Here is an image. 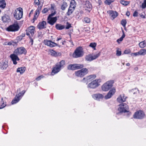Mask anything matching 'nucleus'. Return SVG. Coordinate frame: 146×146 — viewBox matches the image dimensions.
I'll list each match as a JSON object with an SVG mask.
<instances>
[{"mask_svg":"<svg viewBox=\"0 0 146 146\" xmlns=\"http://www.w3.org/2000/svg\"><path fill=\"white\" fill-rule=\"evenodd\" d=\"M97 44L95 42L91 43L90 44V46L93 48L94 50H96V46Z\"/></svg>","mask_w":146,"mask_h":146,"instance_id":"4c0bfd02","label":"nucleus"},{"mask_svg":"<svg viewBox=\"0 0 146 146\" xmlns=\"http://www.w3.org/2000/svg\"><path fill=\"white\" fill-rule=\"evenodd\" d=\"M6 3L5 0H0V7L2 9H4L6 7Z\"/></svg>","mask_w":146,"mask_h":146,"instance_id":"c85d7f7f","label":"nucleus"},{"mask_svg":"<svg viewBox=\"0 0 146 146\" xmlns=\"http://www.w3.org/2000/svg\"><path fill=\"white\" fill-rule=\"evenodd\" d=\"M133 54L135 56H136L137 55H140L139 52H138L133 53Z\"/></svg>","mask_w":146,"mask_h":146,"instance_id":"052dcab7","label":"nucleus"},{"mask_svg":"<svg viewBox=\"0 0 146 146\" xmlns=\"http://www.w3.org/2000/svg\"><path fill=\"white\" fill-rule=\"evenodd\" d=\"M138 91V90L136 88L131 90L130 91V92L133 93L134 94L137 93Z\"/></svg>","mask_w":146,"mask_h":146,"instance_id":"79ce46f5","label":"nucleus"},{"mask_svg":"<svg viewBox=\"0 0 146 146\" xmlns=\"http://www.w3.org/2000/svg\"><path fill=\"white\" fill-rule=\"evenodd\" d=\"M26 91L23 90L21 92H20L19 94H17L15 97L14 99L12 101L11 103L13 104L19 102L21 99V96H23L25 92Z\"/></svg>","mask_w":146,"mask_h":146,"instance_id":"6e6552de","label":"nucleus"},{"mask_svg":"<svg viewBox=\"0 0 146 146\" xmlns=\"http://www.w3.org/2000/svg\"><path fill=\"white\" fill-rule=\"evenodd\" d=\"M101 80L100 79L95 80L90 83L88 84V86L91 88H95L100 85L99 83L101 82Z\"/></svg>","mask_w":146,"mask_h":146,"instance_id":"0eeeda50","label":"nucleus"},{"mask_svg":"<svg viewBox=\"0 0 146 146\" xmlns=\"http://www.w3.org/2000/svg\"><path fill=\"white\" fill-rule=\"evenodd\" d=\"M146 7V0H144L142 4V7L143 9L145 8Z\"/></svg>","mask_w":146,"mask_h":146,"instance_id":"a18cd8bd","label":"nucleus"},{"mask_svg":"<svg viewBox=\"0 0 146 146\" xmlns=\"http://www.w3.org/2000/svg\"><path fill=\"white\" fill-rule=\"evenodd\" d=\"M23 9L21 7L16 9L13 13L14 17L17 20H20L23 17Z\"/></svg>","mask_w":146,"mask_h":146,"instance_id":"f03ea898","label":"nucleus"},{"mask_svg":"<svg viewBox=\"0 0 146 146\" xmlns=\"http://www.w3.org/2000/svg\"><path fill=\"white\" fill-rule=\"evenodd\" d=\"M100 55V52H99L98 54H96L94 56H92V58L93 60H95L98 58Z\"/></svg>","mask_w":146,"mask_h":146,"instance_id":"a19ab883","label":"nucleus"},{"mask_svg":"<svg viewBox=\"0 0 146 146\" xmlns=\"http://www.w3.org/2000/svg\"><path fill=\"white\" fill-rule=\"evenodd\" d=\"M49 54L51 56H58L60 55V53L58 52H56L53 50H49Z\"/></svg>","mask_w":146,"mask_h":146,"instance_id":"393cba45","label":"nucleus"},{"mask_svg":"<svg viewBox=\"0 0 146 146\" xmlns=\"http://www.w3.org/2000/svg\"><path fill=\"white\" fill-rule=\"evenodd\" d=\"M130 50L129 49L125 50L124 51V53L125 54H128L130 53Z\"/></svg>","mask_w":146,"mask_h":146,"instance_id":"6e6d98bb","label":"nucleus"},{"mask_svg":"<svg viewBox=\"0 0 146 146\" xmlns=\"http://www.w3.org/2000/svg\"><path fill=\"white\" fill-rule=\"evenodd\" d=\"M88 72V69L86 68H84L75 72V74L76 76L78 77H82L86 74Z\"/></svg>","mask_w":146,"mask_h":146,"instance_id":"423d86ee","label":"nucleus"},{"mask_svg":"<svg viewBox=\"0 0 146 146\" xmlns=\"http://www.w3.org/2000/svg\"><path fill=\"white\" fill-rule=\"evenodd\" d=\"M20 27L17 22L14 23L6 28V30L9 32H16L19 30Z\"/></svg>","mask_w":146,"mask_h":146,"instance_id":"7ed1b4c3","label":"nucleus"},{"mask_svg":"<svg viewBox=\"0 0 146 146\" xmlns=\"http://www.w3.org/2000/svg\"><path fill=\"white\" fill-rule=\"evenodd\" d=\"M126 65L127 66H129L130 65V64L129 63H128L126 64Z\"/></svg>","mask_w":146,"mask_h":146,"instance_id":"338daca9","label":"nucleus"},{"mask_svg":"<svg viewBox=\"0 0 146 146\" xmlns=\"http://www.w3.org/2000/svg\"><path fill=\"white\" fill-rule=\"evenodd\" d=\"M126 97L124 94L120 95L117 98V101L119 103H122L126 101Z\"/></svg>","mask_w":146,"mask_h":146,"instance_id":"412c9836","label":"nucleus"},{"mask_svg":"<svg viewBox=\"0 0 146 146\" xmlns=\"http://www.w3.org/2000/svg\"><path fill=\"white\" fill-rule=\"evenodd\" d=\"M26 35L30 36L31 34L32 36H33L35 33V28L34 27L30 26L26 30Z\"/></svg>","mask_w":146,"mask_h":146,"instance_id":"f8f14e48","label":"nucleus"},{"mask_svg":"<svg viewBox=\"0 0 146 146\" xmlns=\"http://www.w3.org/2000/svg\"><path fill=\"white\" fill-rule=\"evenodd\" d=\"M115 92V89L112 88L109 91L108 94L105 96V98L106 99H107L110 98L114 94Z\"/></svg>","mask_w":146,"mask_h":146,"instance_id":"6ab92c4d","label":"nucleus"},{"mask_svg":"<svg viewBox=\"0 0 146 146\" xmlns=\"http://www.w3.org/2000/svg\"><path fill=\"white\" fill-rule=\"evenodd\" d=\"M84 21L87 23H89L90 22V19L88 17H86L84 19Z\"/></svg>","mask_w":146,"mask_h":146,"instance_id":"c03bdc74","label":"nucleus"},{"mask_svg":"<svg viewBox=\"0 0 146 146\" xmlns=\"http://www.w3.org/2000/svg\"><path fill=\"white\" fill-rule=\"evenodd\" d=\"M48 11V9L46 8H44L42 11V13H45Z\"/></svg>","mask_w":146,"mask_h":146,"instance_id":"603ef678","label":"nucleus"},{"mask_svg":"<svg viewBox=\"0 0 146 146\" xmlns=\"http://www.w3.org/2000/svg\"><path fill=\"white\" fill-rule=\"evenodd\" d=\"M138 13L136 11H135L133 14V16L134 17H137L138 16Z\"/></svg>","mask_w":146,"mask_h":146,"instance_id":"13d9d810","label":"nucleus"},{"mask_svg":"<svg viewBox=\"0 0 146 146\" xmlns=\"http://www.w3.org/2000/svg\"><path fill=\"white\" fill-rule=\"evenodd\" d=\"M145 14L144 12H142L139 14L140 17L143 19H144L145 18Z\"/></svg>","mask_w":146,"mask_h":146,"instance_id":"49530a36","label":"nucleus"},{"mask_svg":"<svg viewBox=\"0 0 146 146\" xmlns=\"http://www.w3.org/2000/svg\"><path fill=\"white\" fill-rule=\"evenodd\" d=\"M126 15L127 16H129L130 15L129 12L128 11L126 13Z\"/></svg>","mask_w":146,"mask_h":146,"instance_id":"680f3d73","label":"nucleus"},{"mask_svg":"<svg viewBox=\"0 0 146 146\" xmlns=\"http://www.w3.org/2000/svg\"><path fill=\"white\" fill-rule=\"evenodd\" d=\"M43 76L42 75H41L39 76L37 78H36V80L37 81H38L40 80L41 78H43Z\"/></svg>","mask_w":146,"mask_h":146,"instance_id":"5fc2aeb1","label":"nucleus"},{"mask_svg":"<svg viewBox=\"0 0 146 146\" xmlns=\"http://www.w3.org/2000/svg\"><path fill=\"white\" fill-rule=\"evenodd\" d=\"M84 8L85 9L90 12L92 8V5L91 3L89 1H86L85 2Z\"/></svg>","mask_w":146,"mask_h":146,"instance_id":"4468645a","label":"nucleus"},{"mask_svg":"<svg viewBox=\"0 0 146 146\" xmlns=\"http://www.w3.org/2000/svg\"><path fill=\"white\" fill-rule=\"evenodd\" d=\"M34 4L35 5H38L40 4L39 0H35Z\"/></svg>","mask_w":146,"mask_h":146,"instance_id":"864d4df0","label":"nucleus"},{"mask_svg":"<svg viewBox=\"0 0 146 146\" xmlns=\"http://www.w3.org/2000/svg\"><path fill=\"white\" fill-rule=\"evenodd\" d=\"M84 55L83 49L81 47L77 48L75 50L73 55L74 57L77 58L82 56Z\"/></svg>","mask_w":146,"mask_h":146,"instance_id":"20e7f679","label":"nucleus"},{"mask_svg":"<svg viewBox=\"0 0 146 146\" xmlns=\"http://www.w3.org/2000/svg\"><path fill=\"white\" fill-rule=\"evenodd\" d=\"M114 1V0H106L105 1V3L106 5H109Z\"/></svg>","mask_w":146,"mask_h":146,"instance_id":"e433bc0d","label":"nucleus"},{"mask_svg":"<svg viewBox=\"0 0 146 146\" xmlns=\"http://www.w3.org/2000/svg\"><path fill=\"white\" fill-rule=\"evenodd\" d=\"M65 63L64 60H62L60 62L57 63L55 65V66L53 68L52 72V75H54L57 73L64 67Z\"/></svg>","mask_w":146,"mask_h":146,"instance_id":"f257e3e1","label":"nucleus"},{"mask_svg":"<svg viewBox=\"0 0 146 146\" xmlns=\"http://www.w3.org/2000/svg\"><path fill=\"white\" fill-rule=\"evenodd\" d=\"M8 66V62L6 60H3L0 62V69L2 70H6Z\"/></svg>","mask_w":146,"mask_h":146,"instance_id":"ddd939ff","label":"nucleus"},{"mask_svg":"<svg viewBox=\"0 0 146 146\" xmlns=\"http://www.w3.org/2000/svg\"><path fill=\"white\" fill-rule=\"evenodd\" d=\"M145 114L143 111L141 110L138 111L134 113L133 117L134 118L141 119L145 117Z\"/></svg>","mask_w":146,"mask_h":146,"instance_id":"1a4fd4ad","label":"nucleus"},{"mask_svg":"<svg viewBox=\"0 0 146 146\" xmlns=\"http://www.w3.org/2000/svg\"><path fill=\"white\" fill-rule=\"evenodd\" d=\"M55 27L58 30H62L64 29L65 27L64 25H61L60 24H57L56 25Z\"/></svg>","mask_w":146,"mask_h":146,"instance_id":"c756f323","label":"nucleus"},{"mask_svg":"<svg viewBox=\"0 0 146 146\" xmlns=\"http://www.w3.org/2000/svg\"><path fill=\"white\" fill-rule=\"evenodd\" d=\"M44 43L45 45L49 46L50 47H53L57 46L58 44L50 40H44Z\"/></svg>","mask_w":146,"mask_h":146,"instance_id":"f3484780","label":"nucleus"},{"mask_svg":"<svg viewBox=\"0 0 146 146\" xmlns=\"http://www.w3.org/2000/svg\"><path fill=\"white\" fill-rule=\"evenodd\" d=\"M57 19L56 17L50 18L49 19L48 18V23L51 25H53L56 22Z\"/></svg>","mask_w":146,"mask_h":146,"instance_id":"b1692460","label":"nucleus"},{"mask_svg":"<svg viewBox=\"0 0 146 146\" xmlns=\"http://www.w3.org/2000/svg\"><path fill=\"white\" fill-rule=\"evenodd\" d=\"M120 3L124 5H127L129 3V2L128 1H125L123 0H121L120 1Z\"/></svg>","mask_w":146,"mask_h":146,"instance_id":"37998d69","label":"nucleus"},{"mask_svg":"<svg viewBox=\"0 0 146 146\" xmlns=\"http://www.w3.org/2000/svg\"><path fill=\"white\" fill-rule=\"evenodd\" d=\"M122 33H123V34L122 36L120 38L118 39L117 40V42L119 44L120 43V42L123 40V38L125 36V35L124 33V31L123 30L122 31Z\"/></svg>","mask_w":146,"mask_h":146,"instance_id":"2f4dec72","label":"nucleus"},{"mask_svg":"<svg viewBox=\"0 0 146 146\" xmlns=\"http://www.w3.org/2000/svg\"><path fill=\"white\" fill-rule=\"evenodd\" d=\"M56 13L55 12H54L53 13H52L50 14L49 15L48 18V19H49V18H52V17L53 16L56 14Z\"/></svg>","mask_w":146,"mask_h":146,"instance_id":"3c124183","label":"nucleus"},{"mask_svg":"<svg viewBox=\"0 0 146 146\" xmlns=\"http://www.w3.org/2000/svg\"><path fill=\"white\" fill-rule=\"evenodd\" d=\"M75 7V5L72 2H71L70 5L67 13L68 15L69 16L72 13L74 10Z\"/></svg>","mask_w":146,"mask_h":146,"instance_id":"a211bd4d","label":"nucleus"},{"mask_svg":"<svg viewBox=\"0 0 146 146\" xmlns=\"http://www.w3.org/2000/svg\"><path fill=\"white\" fill-rule=\"evenodd\" d=\"M139 46L141 48H144L145 46V44L144 41H142L139 43Z\"/></svg>","mask_w":146,"mask_h":146,"instance_id":"58836bf2","label":"nucleus"},{"mask_svg":"<svg viewBox=\"0 0 146 146\" xmlns=\"http://www.w3.org/2000/svg\"><path fill=\"white\" fill-rule=\"evenodd\" d=\"M29 38L30 39V42H31V45H32L33 44V39L30 37V36H29Z\"/></svg>","mask_w":146,"mask_h":146,"instance_id":"bf43d9fd","label":"nucleus"},{"mask_svg":"<svg viewBox=\"0 0 146 146\" xmlns=\"http://www.w3.org/2000/svg\"><path fill=\"white\" fill-rule=\"evenodd\" d=\"M120 107L118 108V110L120 113H125L128 111H127L129 107L125 103L120 104L119 105Z\"/></svg>","mask_w":146,"mask_h":146,"instance_id":"9d476101","label":"nucleus"},{"mask_svg":"<svg viewBox=\"0 0 146 146\" xmlns=\"http://www.w3.org/2000/svg\"><path fill=\"white\" fill-rule=\"evenodd\" d=\"M121 54V50H119L118 48L116 50V55L117 56H120Z\"/></svg>","mask_w":146,"mask_h":146,"instance_id":"09e8293b","label":"nucleus"},{"mask_svg":"<svg viewBox=\"0 0 146 146\" xmlns=\"http://www.w3.org/2000/svg\"><path fill=\"white\" fill-rule=\"evenodd\" d=\"M2 20L3 22H8L10 21L9 17L7 15H5L2 17Z\"/></svg>","mask_w":146,"mask_h":146,"instance_id":"bb28decb","label":"nucleus"},{"mask_svg":"<svg viewBox=\"0 0 146 146\" xmlns=\"http://www.w3.org/2000/svg\"><path fill=\"white\" fill-rule=\"evenodd\" d=\"M12 44V43L11 42H9L8 43L7 45H10Z\"/></svg>","mask_w":146,"mask_h":146,"instance_id":"69168bd1","label":"nucleus"},{"mask_svg":"<svg viewBox=\"0 0 146 146\" xmlns=\"http://www.w3.org/2000/svg\"><path fill=\"white\" fill-rule=\"evenodd\" d=\"M86 60L87 61H91L93 60L92 56L91 54H89L86 56L85 58Z\"/></svg>","mask_w":146,"mask_h":146,"instance_id":"f704fd0d","label":"nucleus"},{"mask_svg":"<svg viewBox=\"0 0 146 146\" xmlns=\"http://www.w3.org/2000/svg\"><path fill=\"white\" fill-rule=\"evenodd\" d=\"M113 81L110 80L107 82L102 86V89L103 91H107L110 89L113 86Z\"/></svg>","mask_w":146,"mask_h":146,"instance_id":"39448f33","label":"nucleus"},{"mask_svg":"<svg viewBox=\"0 0 146 146\" xmlns=\"http://www.w3.org/2000/svg\"><path fill=\"white\" fill-rule=\"evenodd\" d=\"M27 53V51L24 47H21L17 48L14 51V53L17 54L19 55L22 54H26Z\"/></svg>","mask_w":146,"mask_h":146,"instance_id":"9b49d317","label":"nucleus"},{"mask_svg":"<svg viewBox=\"0 0 146 146\" xmlns=\"http://www.w3.org/2000/svg\"><path fill=\"white\" fill-rule=\"evenodd\" d=\"M46 23L45 21H43L39 23L37 25L38 28L39 29H43L46 27Z\"/></svg>","mask_w":146,"mask_h":146,"instance_id":"a878e982","label":"nucleus"},{"mask_svg":"<svg viewBox=\"0 0 146 146\" xmlns=\"http://www.w3.org/2000/svg\"><path fill=\"white\" fill-rule=\"evenodd\" d=\"M139 52L140 55H144L146 54V49H142Z\"/></svg>","mask_w":146,"mask_h":146,"instance_id":"473e14b6","label":"nucleus"},{"mask_svg":"<svg viewBox=\"0 0 146 146\" xmlns=\"http://www.w3.org/2000/svg\"><path fill=\"white\" fill-rule=\"evenodd\" d=\"M26 68L25 67L18 68L17 70V72H20L21 74H23L25 71Z\"/></svg>","mask_w":146,"mask_h":146,"instance_id":"cd10ccee","label":"nucleus"},{"mask_svg":"<svg viewBox=\"0 0 146 146\" xmlns=\"http://www.w3.org/2000/svg\"><path fill=\"white\" fill-rule=\"evenodd\" d=\"M67 3L65 2H63V4L61 6V9L62 10H64L67 7Z\"/></svg>","mask_w":146,"mask_h":146,"instance_id":"72a5a7b5","label":"nucleus"},{"mask_svg":"<svg viewBox=\"0 0 146 146\" xmlns=\"http://www.w3.org/2000/svg\"><path fill=\"white\" fill-rule=\"evenodd\" d=\"M17 55H17V54L14 53L13 54H11L10 56L13 62V64L15 65H16L17 64V61H19V58L17 56Z\"/></svg>","mask_w":146,"mask_h":146,"instance_id":"dca6fc26","label":"nucleus"},{"mask_svg":"<svg viewBox=\"0 0 146 146\" xmlns=\"http://www.w3.org/2000/svg\"><path fill=\"white\" fill-rule=\"evenodd\" d=\"M42 7V5L39 6L37 9L35 11V14L34 15L33 20L34 21L36 20L39 15L40 11Z\"/></svg>","mask_w":146,"mask_h":146,"instance_id":"aec40b11","label":"nucleus"},{"mask_svg":"<svg viewBox=\"0 0 146 146\" xmlns=\"http://www.w3.org/2000/svg\"><path fill=\"white\" fill-rule=\"evenodd\" d=\"M1 103H2V104L1 105H0V109H2L4 107H5L6 106V105L4 103V102L3 101V98H1Z\"/></svg>","mask_w":146,"mask_h":146,"instance_id":"ea45409f","label":"nucleus"},{"mask_svg":"<svg viewBox=\"0 0 146 146\" xmlns=\"http://www.w3.org/2000/svg\"><path fill=\"white\" fill-rule=\"evenodd\" d=\"M61 39H62V38H58L57 40V41H58L59 40H61Z\"/></svg>","mask_w":146,"mask_h":146,"instance_id":"774afa93","label":"nucleus"},{"mask_svg":"<svg viewBox=\"0 0 146 146\" xmlns=\"http://www.w3.org/2000/svg\"><path fill=\"white\" fill-rule=\"evenodd\" d=\"M121 23L123 27H125L126 24V21L125 20H122L121 21Z\"/></svg>","mask_w":146,"mask_h":146,"instance_id":"de8ad7c7","label":"nucleus"},{"mask_svg":"<svg viewBox=\"0 0 146 146\" xmlns=\"http://www.w3.org/2000/svg\"><path fill=\"white\" fill-rule=\"evenodd\" d=\"M25 34H22L21 36L18 37L19 38L20 40H21L22 39V38L25 36Z\"/></svg>","mask_w":146,"mask_h":146,"instance_id":"4d7b16f0","label":"nucleus"},{"mask_svg":"<svg viewBox=\"0 0 146 146\" xmlns=\"http://www.w3.org/2000/svg\"><path fill=\"white\" fill-rule=\"evenodd\" d=\"M66 24L67 25L66 27V29H68L71 27V24L69 23L68 22H67Z\"/></svg>","mask_w":146,"mask_h":146,"instance_id":"8fccbe9b","label":"nucleus"},{"mask_svg":"<svg viewBox=\"0 0 146 146\" xmlns=\"http://www.w3.org/2000/svg\"><path fill=\"white\" fill-rule=\"evenodd\" d=\"M134 69L135 70V71H137L138 70V68L137 67H135V68H134Z\"/></svg>","mask_w":146,"mask_h":146,"instance_id":"e2e57ef3","label":"nucleus"},{"mask_svg":"<svg viewBox=\"0 0 146 146\" xmlns=\"http://www.w3.org/2000/svg\"><path fill=\"white\" fill-rule=\"evenodd\" d=\"M92 97L95 100H99L100 99H102L104 96L101 94H96L92 95Z\"/></svg>","mask_w":146,"mask_h":146,"instance_id":"4be33fe9","label":"nucleus"},{"mask_svg":"<svg viewBox=\"0 0 146 146\" xmlns=\"http://www.w3.org/2000/svg\"><path fill=\"white\" fill-rule=\"evenodd\" d=\"M96 77V76L95 74L91 75L87 77L83 78L82 81L84 82L88 83V82H90L93 80L95 79Z\"/></svg>","mask_w":146,"mask_h":146,"instance_id":"2eb2a0df","label":"nucleus"},{"mask_svg":"<svg viewBox=\"0 0 146 146\" xmlns=\"http://www.w3.org/2000/svg\"><path fill=\"white\" fill-rule=\"evenodd\" d=\"M68 69L69 70H76L75 64H70L68 66Z\"/></svg>","mask_w":146,"mask_h":146,"instance_id":"7c9ffc66","label":"nucleus"},{"mask_svg":"<svg viewBox=\"0 0 146 146\" xmlns=\"http://www.w3.org/2000/svg\"><path fill=\"white\" fill-rule=\"evenodd\" d=\"M76 69H79L82 68L84 67L83 64H75Z\"/></svg>","mask_w":146,"mask_h":146,"instance_id":"c9c22d12","label":"nucleus"},{"mask_svg":"<svg viewBox=\"0 0 146 146\" xmlns=\"http://www.w3.org/2000/svg\"><path fill=\"white\" fill-rule=\"evenodd\" d=\"M109 12L110 15L111 17V19L113 20L118 15V13L116 11H110Z\"/></svg>","mask_w":146,"mask_h":146,"instance_id":"5701e85b","label":"nucleus"},{"mask_svg":"<svg viewBox=\"0 0 146 146\" xmlns=\"http://www.w3.org/2000/svg\"><path fill=\"white\" fill-rule=\"evenodd\" d=\"M42 34V33L40 32H38V36H40Z\"/></svg>","mask_w":146,"mask_h":146,"instance_id":"0e129e2a","label":"nucleus"}]
</instances>
